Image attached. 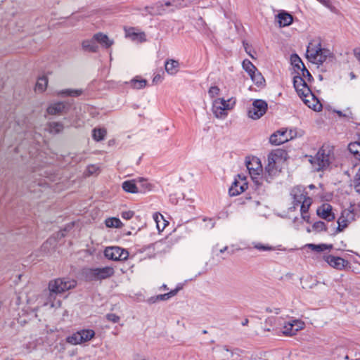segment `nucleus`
Segmentation results:
<instances>
[{"mask_svg": "<svg viewBox=\"0 0 360 360\" xmlns=\"http://www.w3.org/2000/svg\"><path fill=\"white\" fill-rule=\"evenodd\" d=\"M290 195L293 204V206L290 207V210H295L297 207L300 206L302 218L307 223H309L310 216L308 211L312 204V198L308 195L305 188L300 186L293 187L290 191Z\"/></svg>", "mask_w": 360, "mask_h": 360, "instance_id": "nucleus-1", "label": "nucleus"}, {"mask_svg": "<svg viewBox=\"0 0 360 360\" xmlns=\"http://www.w3.org/2000/svg\"><path fill=\"white\" fill-rule=\"evenodd\" d=\"M331 53L327 49L321 47V42L319 40L311 41L307 49V58L312 63L321 65L330 56Z\"/></svg>", "mask_w": 360, "mask_h": 360, "instance_id": "nucleus-2", "label": "nucleus"}, {"mask_svg": "<svg viewBox=\"0 0 360 360\" xmlns=\"http://www.w3.org/2000/svg\"><path fill=\"white\" fill-rule=\"evenodd\" d=\"M332 152L329 146H323L314 157L309 156V161L316 171L326 169L330 163Z\"/></svg>", "mask_w": 360, "mask_h": 360, "instance_id": "nucleus-3", "label": "nucleus"}, {"mask_svg": "<svg viewBox=\"0 0 360 360\" xmlns=\"http://www.w3.org/2000/svg\"><path fill=\"white\" fill-rule=\"evenodd\" d=\"M76 281L74 280H69L66 278H56L52 280L49 283V290L50 296L53 294H58L75 288Z\"/></svg>", "mask_w": 360, "mask_h": 360, "instance_id": "nucleus-4", "label": "nucleus"}, {"mask_svg": "<svg viewBox=\"0 0 360 360\" xmlns=\"http://www.w3.org/2000/svg\"><path fill=\"white\" fill-rule=\"evenodd\" d=\"M115 270L111 266L90 269L86 271V277L91 281H101L112 277Z\"/></svg>", "mask_w": 360, "mask_h": 360, "instance_id": "nucleus-5", "label": "nucleus"}, {"mask_svg": "<svg viewBox=\"0 0 360 360\" xmlns=\"http://www.w3.org/2000/svg\"><path fill=\"white\" fill-rule=\"evenodd\" d=\"M104 255L108 259L114 261L125 260L129 257L127 250L117 246L107 247L104 250Z\"/></svg>", "mask_w": 360, "mask_h": 360, "instance_id": "nucleus-6", "label": "nucleus"}, {"mask_svg": "<svg viewBox=\"0 0 360 360\" xmlns=\"http://www.w3.org/2000/svg\"><path fill=\"white\" fill-rule=\"evenodd\" d=\"M267 110V103L263 100H255L249 108L248 115L252 120H257L263 116Z\"/></svg>", "mask_w": 360, "mask_h": 360, "instance_id": "nucleus-7", "label": "nucleus"}, {"mask_svg": "<svg viewBox=\"0 0 360 360\" xmlns=\"http://www.w3.org/2000/svg\"><path fill=\"white\" fill-rule=\"evenodd\" d=\"M247 169L252 179L257 184H259V178L262 172V166L260 160L257 158H253L246 162Z\"/></svg>", "mask_w": 360, "mask_h": 360, "instance_id": "nucleus-8", "label": "nucleus"}, {"mask_svg": "<svg viewBox=\"0 0 360 360\" xmlns=\"http://www.w3.org/2000/svg\"><path fill=\"white\" fill-rule=\"evenodd\" d=\"M294 132L292 130H279L271 134L269 138V141L273 145H280L292 139L294 136Z\"/></svg>", "mask_w": 360, "mask_h": 360, "instance_id": "nucleus-9", "label": "nucleus"}, {"mask_svg": "<svg viewBox=\"0 0 360 360\" xmlns=\"http://www.w3.org/2000/svg\"><path fill=\"white\" fill-rule=\"evenodd\" d=\"M293 84L294 87L298 94V96L301 98L302 96L304 97H311L312 92L307 86L306 82L304 80L303 77L300 76H295L293 79Z\"/></svg>", "mask_w": 360, "mask_h": 360, "instance_id": "nucleus-10", "label": "nucleus"}, {"mask_svg": "<svg viewBox=\"0 0 360 360\" xmlns=\"http://www.w3.org/2000/svg\"><path fill=\"white\" fill-rule=\"evenodd\" d=\"M348 150L356 159L360 160V142L350 143ZM354 189L360 193V167L354 178Z\"/></svg>", "mask_w": 360, "mask_h": 360, "instance_id": "nucleus-11", "label": "nucleus"}, {"mask_svg": "<svg viewBox=\"0 0 360 360\" xmlns=\"http://www.w3.org/2000/svg\"><path fill=\"white\" fill-rule=\"evenodd\" d=\"M248 188V183L244 176L238 174L229 188V194L236 196L243 193Z\"/></svg>", "mask_w": 360, "mask_h": 360, "instance_id": "nucleus-12", "label": "nucleus"}, {"mask_svg": "<svg viewBox=\"0 0 360 360\" xmlns=\"http://www.w3.org/2000/svg\"><path fill=\"white\" fill-rule=\"evenodd\" d=\"M229 101L224 98H217L213 101L212 111L217 117H221L226 115V111L231 108Z\"/></svg>", "mask_w": 360, "mask_h": 360, "instance_id": "nucleus-13", "label": "nucleus"}, {"mask_svg": "<svg viewBox=\"0 0 360 360\" xmlns=\"http://www.w3.org/2000/svg\"><path fill=\"white\" fill-rule=\"evenodd\" d=\"M316 214L319 217L328 221H332L335 218L333 207L328 203H323L319 206L316 210Z\"/></svg>", "mask_w": 360, "mask_h": 360, "instance_id": "nucleus-14", "label": "nucleus"}, {"mask_svg": "<svg viewBox=\"0 0 360 360\" xmlns=\"http://www.w3.org/2000/svg\"><path fill=\"white\" fill-rule=\"evenodd\" d=\"M354 219V214L351 210H344L338 220V231H342Z\"/></svg>", "mask_w": 360, "mask_h": 360, "instance_id": "nucleus-15", "label": "nucleus"}, {"mask_svg": "<svg viewBox=\"0 0 360 360\" xmlns=\"http://www.w3.org/2000/svg\"><path fill=\"white\" fill-rule=\"evenodd\" d=\"M325 260L330 266L340 270L342 269L347 263L343 258L333 255L326 256Z\"/></svg>", "mask_w": 360, "mask_h": 360, "instance_id": "nucleus-16", "label": "nucleus"}, {"mask_svg": "<svg viewBox=\"0 0 360 360\" xmlns=\"http://www.w3.org/2000/svg\"><path fill=\"white\" fill-rule=\"evenodd\" d=\"M126 37L131 40L137 42H143L146 41V34L143 32H138L134 27H130L125 30Z\"/></svg>", "mask_w": 360, "mask_h": 360, "instance_id": "nucleus-17", "label": "nucleus"}, {"mask_svg": "<svg viewBox=\"0 0 360 360\" xmlns=\"http://www.w3.org/2000/svg\"><path fill=\"white\" fill-rule=\"evenodd\" d=\"M301 98L309 108L315 111H320L322 109V105L313 94L311 97L302 96Z\"/></svg>", "mask_w": 360, "mask_h": 360, "instance_id": "nucleus-18", "label": "nucleus"}, {"mask_svg": "<svg viewBox=\"0 0 360 360\" xmlns=\"http://www.w3.org/2000/svg\"><path fill=\"white\" fill-rule=\"evenodd\" d=\"M284 154L285 152L283 150H273L268 155V164L276 166V164L282 160Z\"/></svg>", "mask_w": 360, "mask_h": 360, "instance_id": "nucleus-19", "label": "nucleus"}, {"mask_svg": "<svg viewBox=\"0 0 360 360\" xmlns=\"http://www.w3.org/2000/svg\"><path fill=\"white\" fill-rule=\"evenodd\" d=\"M165 68L166 72L170 75H175L179 70V63L178 60L169 59L165 61Z\"/></svg>", "mask_w": 360, "mask_h": 360, "instance_id": "nucleus-20", "label": "nucleus"}, {"mask_svg": "<svg viewBox=\"0 0 360 360\" xmlns=\"http://www.w3.org/2000/svg\"><path fill=\"white\" fill-rule=\"evenodd\" d=\"M277 18L280 27L290 25L292 22L293 20L292 16L286 12H281L278 13Z\"/></svg>", "mask_w": 360, "mask_h": 360, "instance_id": "nucleus-21", "label": "nucleus"}, {"mask_svg": "<svg viewBox=\"0 0 360 360\" xmlns=\"http://www.w3.org/2000/svg\"><path fill=\"white\" fill-rule=\"evenodd\" d=\"M94 38L96 39V41L100 43L106 48H108L113 44V41L110 40L106 34L102 33H97L94 34Z\"/></svg>", "mask_w": 360, "mask_h": 360, "instance_id": "nucleus-22", "label": "nucleus"}, {"mask_svg": "<svg viewBox=\"0 0 360 360\" xmlns=\"http://www.w3.org/2000/svg\"><path fill=\"white\" fill-rule=\"evenodd\" d=\"M82 46L84 51L90 52H96L98 49L96 39L94 37L91 39L83 41Z\"/></svg>", "mask_w": 360, "mask_h": 360, "instance_id": "nucleus-23", "label": "nucleus"}, {"mask_svg": "<svg viewBox=\"0 0 360 360\" xmlns=\"http://www.w3.org/2000/svg\"><path fill=\"white\" fill-rule=\"evenodd\" d=\"M65 108V104L63 102H58L51 105L47 108V112L50 115H58L61 113Z\"/></svg>", "mask_w": 360, "mask_h": 360, "instance_id": "nucleus-24", "label": "nucleus"}, {"mask_svg": "<svg viewBox=\"0 0 360 360\" xmlns=\"http://www.w3.org/2000/svg\"><path fill=\"white\" fill-rule=\"evenodd\" d=\"M277 167L267 163L266 166L265 167V174L264 178L266 181L269 182L272 178L277 174Z\"/></svg>", "mask_w": 360, "mask_h": 360, "instance_id": "nucleus-25", "label": "nucleus"}, {"mask_svg": "<svg viewBox=\"0 0 360 360\" xmlns=\"http://www.w3.org/2000/svg\"><path fill=\"white\" fill-rule=\"evenodd\" d=\"M153 219L156 223L157 229L159 231H162L168 224V222L165 219L163 215L160 213H155L153 214Z\"/></svg>", "mask_w": 360, "mask_h": 360, "instance_id": "nucleus-26", "label": "nucleus"}, {"mask_svg": "<svg viewBox=\"0 0 360 360\" xmlns=\"http://www.w3.org/2000/svg\"><path fill=\"white\" fill-rule=\"evenodd\" d=\"M48 85V78L46 76H41L38 78L36 85H35V91L43 92L46 90Z\"/></svg>", "mask_w": 360, "mask_h": 360, "instance_id": "nucleus-27", "label": "nucleus"}, {"mask_svg": "<svg viewBox=\"0 0 360 360\" xmlns=\"http://www.w3.org/2000/svg\"><path fill=\"white\" fill-rule=\"evenodd\" d=\"M123 190L126 192L131 193H136L139 192L136 185L134 181H125L122 183V186Z\"/></svg>", "mask_w": 360, "mask_h": 360, "instance_id": "nucleus-28", "label": "nucleus"}, {"mask_svg": "<svg viewBox=\"0 0 360 360\" xmlns=\"http://www.w3.org/2000/svg\"><path fill=\"white\" fill-rule=\"evenodd\" d=\"M178 291H179L178 288H176L175 290H172L167 293L159 295L156 297H152L150 299V301L151 302H155L158 300H167L169 298H171L172 297L174 296L178 292Z\"/></svg>", "mask_w": 360, "mask_h": 360, "instance_id": "nucleus-29", "label": "nucleus"}, {"mask_svg": "<svg viewBox=\"0 0 360 360\" xmlns=\"http://www.w3.org/2000/svg\"><path fill=\"white\" fill-rule=\"evenodd\" d=\"M105 224L109 228H120L122 226V221L116 217L108 218L105 221Z\"/></svg>", "mask_w": 360, "mask_h": 360, "instance_id": "nucleus-30", "label": "nucleus"}, {"mask_svg": "<svg viewBox=\"0 0 360 360\" xmlns=\"http://www.w3.org/2000/svg\"><path fill=\"white\" fill-rule=\"evenodd\" d=\"M82 342H87L95 335V332L91 329H84L79 331Z\"/></svg>", "mask_w": 360, "mask_h": 360, "instance_id": "nucleus-31", "label": "nucleus"}, {"mask_svg": "<svg viewBox=\"0 0 360 360\" xmlns=\"http://www.w3.org/2000/svg\"><path fill=\"white\" fill-rule=\"evenodd\" d=\"M106 134H107V131L105 129L95 128L93 129L92 136L95 141H99L104 139Z\"/></svg>", "mask_w": 360, "mask_h": 360, "instance_id": "nucleus-32", "label": "nucleus"}, {"mask_svg": "<svg viewBox=\"0 0 360 360\" xmlns=\"http://www.w3.org/2000/svg\"><path fill=\"white\" fill-rule=\"evenodd\" d=\"M66 342L72 345L82 343L79 331L67 337Z\"/></svg>", "mask_w": 360, "mask_h": 360, "instance_id": "nucleus-33", "label": "nucleus"}, {"mask_svg": "<svg viewBox=\"0 0 360 360\" xmlns=\"http://www.w3.org/2000/svg\"><path fill=\"white\" fill-rule=\"evenodd\" d=\"M131 86L135 89H141L144 88L147 84V81L143 79H133L130 82Z\"/></svg>", "mask_w": 360, "mask_h": 360, "instance_id": "nucleus-34", "label": "nucleus"}, {"mask_svg": "<svg viewBox=\"0 0 360 360\" xmlns=\"http://www.w3.org/2000/svg\"><path fill=\"white\" fill-rule=\"evenodd\" d=\"M311 229H312L313 231H316L317 233L321 232V231H326L327 230L326 224L321 221H319L314 223ZM307 231L311 232V230L308 229Z\"/></svg>", "mask_w": 360, "mask_h": 360, "instance_id": "nucleus-35", "label": "nucleus"}, {"mask_svg": "<svg viewBox=\"0 0 360 360\" xmlns=\"http://www.w3.org/2000/svg\"><path fill=\"white\" fill-rule=\"evenodd\" d=\"M243 68L248 73L249 75L256 72L257 68L252 63V62L248 59L243 61Z\"/></svg>", "mask_w": 360, "mask_h": 360, "instance_id": "nucleus-36", "label": "nucleus"}, {"mask_svg": "<svg viewBox=\"0 0 360 360\" xmlns=\"http://www.w3.org/2000/svg\"><path fill=\"white\" fill-rule=\"evenodd\" d=\"M253 82L257 86H262L265 82V80L261 73L258 72L257 70L254 72L253 74L250 75Z\"/></svg>", "mask_w": 360, "mask_h": 360, "instance_id": "nucleus-37", "label": "nucleus"}, {"mask_svg": "<svg viewBox=\"0 0 360 360\" xmlns=\"http://www.w3.org/2000/svg\"><path fill=\"white\" fill-rule=\"evenodd\" d=\"M307 246L311 250L316 251V252H323L324 250H326L332 248L331 245H327L326 244H320V245L307 244Z\"/></svg>", "mask_w": 360, "mask_h": 360, "instance_id": "nucleus-38", "label": "nucleus"}, {"mask_svg": "<svg viewBox=\"0 0 360 360\" xmlns=\"http://www.w3.org/2000/svg\"><path fill=\"white\" fill-rule=\"evenodd\" d=\"M63 124L60 122H51L49 124V131L58 134L63 130Z\"/></svg>", "mask_w": 360, "mask_h": 360, "instance_id": "nucleus-39", "label": "nucleus"}, {"mask_svg": "<svg viewBox=\"0 0 360 360\" xmlns=\"http://www.w3.org/2000/svg\"><path fill=\"white\" fill-rule=\"evenodd\" d=\"M290 61L292 65L298 69L301 70V68L304 66L301 58L297 54L291 55Z\"/></svg>", "mask_w": 360, "mask_h": 360, "instance_id": "nucleus-40", "label": "nucleus"}, {"mask_svg": "<svg viewBox=\"0 0 360 360\" xmlns=\"http://www.w3.org/2000/svg\"><path fill=\"white\" fill-rule=\"evenodd\" d=\"M294 330L292 326V321L288 322H285L283 326V333L287 335H294L295 333L292 332Z\"/></svg>", "mask_w": 360, "mask_h": 360, "instance_id": "nucleus-41", "label": "nucleus"}, {"mask_svg": "<svg viewBox=\"0 0 360 360\" xmlns=\"http://www.w3.org/2000/svg\"><path fill=\"white\" fill-rule=\"evenodd\" d=\"M81 90H72V89H65L60 91L58 93V95L65 96H78L81 95Z\"/></svg>", "mask_w": 360, "mask_h": 360, "instance_id": "nucleus-42", "label": "nucleus"}, {"mask_svg": "<svg viewBox=\"0 0 360 360\" xmlns=\"http://www.w3.org/2000/svg\"><path fill=\"white\" fill-rule=\"evenodd\" d=\"M252 244L253 247L259 251H271L274 250V248L260 243H253Z\"/></svg>", "mask_w": 360, "mask_h": 360, "instance_id": "nucleus-43", "label": "nucleus"}, {"mask_svg": "<svg viewBox=\"0 0 360 360\" xmlns=\"http://www.w3.org/2000/svg\"><path fill=\"white\" fill-rule=\"evenodd\" d=\"M292 322L294 329L292 332H294L295 335L297 333V331L302 329L304 326V323L300 320H292Z\"/></svg>", "mask_w": 360, "mask_h": 360, "instance_id": "nucleus-44", "label": "nucleus"}, {"mask_svg": "<svg viewBox=\"0 0 360 360\" xmlns=\"http://www.w3.org/2000/svg\"><path fill=\"white\" fill-rule=\"evenodd\" d=\"M140 183L143 188L140 192H146L152 189V185L146 180L141 179Z\"/></svg>", "mask_w": 360, "mask_h": 360, "instance_id": "nucleus-45", "label": "nucleus"}, {"mask_svg": "<svg viewBox=\"0 0 360 360\" xmlns=\"http://www.w3.org/2000/svg\"><path fill=\"white\" fill-rule=\"evenodd\" d=\"M174 3H175V5L176 7H185L188 6L191 1L190 0H174Z\"/></svg>", "mask_w": 360, "mask_h": 360, "instance_id": "nucleus-46", "label": "nucleus"}, {"mask_svg": "<svg viewBox=\"0 0 360 360\" xmlns=\"http://www.w3.org/2000/svg\"><path fill=\"white\" fill-rule=\"evenodd\" d=\"M219 88L217 86H211L208 91V94L211 97H215L219 94Z\"/></svg>", "mask_w": 360, "mask_h": 360, "instance_id": "nucleus-47", "label": "nucleus"}, {"mask_svg": "<svg viewBox=\"0 0 360 360\" xmlns=\"http://www.w3.org/2000/svg\"><path fill=\"white\" fill-rule=\"evenodd\" d=\"M134 212L131 210L123 211L121 213L122 217L127 220L131 219L134 217Z\"/></svg>", "mask_w": 360, "mask_h": 360, "instance_id": "nucleus-48", "label": "nucleus"}, {"mask_svg": "<svg viewBox=\"0 0 360 360\" xmlns=\"http://www.w3.org/2000/svg\"><path fill=\"white\" fill-rule=\"evenodd\" d=\"M106 319L112 323H117L120 321V317L115 314H108L106 315Z\"/></svg>", "mask_w": 360, "mask_h": 360, "instance_id": "nucleus-49", "label": "nucleus"}, {"mask_svg": "<svg viewBox=\"0 0 360 360\" xmlns=\"http://www.w3.org/2000/svg\"><path fill=\"white\" fill-rule=\"evenodd\" d=\"M98 169V167L96 165H89L86 169V172L89 175H92L96 172Z\"/></svg>", "mask_w": 360, "mask_h": 360, "instance_id": "nucleus-50", "label": "nucleus"}, {"mask_svg": "<svg viewBox=\"0 0 360 360\" xmlns=\"http://www.w3.org/2000/svg\"><path fill=\"white\" fill-rule=\"evenodd\" d=\"M302 71V77H308L309 80L312 78V76L311 75L309 70L304 66V68H301Z\"/></svg>", "mask_w": 360, "mask_h": 360, "instance_id": "nucleus-51", "label": "nucleus"}, {"mask_svg": "<svg viewBox=\"0 0 360 360\" xmlns=\"http://www.w3.org/2000/svg\"><path fill=\"white\" fill-rule=\"evenodd\" d=\"M336 113L340 116V117H347V118H350L351 117V111L350 110H347L346 112L343 113L342 111H336Z\"/></svg>", "mask_w": 360, "mask_h": 360, "instance_id": "nucleus-52", "label": "nucleus"}, {"mask_svg": "<svg viewBox=\"0 0 360 360\" xmlns=\"http://www.w3.org/2000/svg\"><path fill=\"white\" fill-rule=\"evenodd\" d=\"M162 77L160 75L158 74L153 77V82L155 84H158L162 82Z\"/></svg>", "mask_w": 360, "mask_h": 360, "instance_id": "nucleus-53", "label": "nucleus"}, {"mask_svg": "<svg viewBox=\"0 0 360 360\" xmlns=\"http://www.w3.org/2000/svg\"><path fill=\"white\" fill-rule=\"evenodd\" d=\"M355 58L360 63V48H356L353 51Z\"/></svg>", "mask_w": 360, "mask_h": 360, "instance_id": "nucleus-54", "label": "nucleus"}, {"mask_svg": "<svg viewBox=\"0 0 360 360\" xmlns=\"http://www.w3.org/2000/svg\"><path fill=\"white\" fill-rule=\"evenodd\" d=\"M266 311L271 313H274L276 314H278L280 313V309L274 308V309H266Z\"/></svg>", "mask_w": 360, "mask_h": 360, "instance_id": "nucleus-55", "label": "nucleus"}, {"mask_svg": "<svg viewBox=\"0 0 360 360\" xmlns=\"http://www.w3.org/2000/svg\"><path fill=\"white\" fill-rule=\"evenodd\" d=\"M244 44V47H245V50L246 53H248V55H249L252 58H254V56H252V55L249 52V51H248L249 47H248V44Z\"/></svg>", "mask_w": 360, "mask_h": 360, "instance_id": "nucleus-56", "label": "nucleus"}, {"mask_svg": "<svg viewBox=\"0 0 360 360\" xmlns=\"http://www.w3.org/2000/svg\"><path fill=\"white\" fill-rule=\"evenodd\" d=\"M221 352H230L229 349L226 346L221 347Z\"/></svg>", "mask_w": 360, "mask_h": 360, "instance_id": "nucleus-57", "label": "nucleus"}, {"mask_svg": "<svg viewBox=\"0 0 360 360\" xmlns=\"http://www.w3.org/2000/svg\"><path fill=\"white\" fill-rule=\"evenodd\" d=\"M249 321L248 319H245L243 322H242V325L243 326H247L248 323Z\"/></svg>", "mask_w": 360, "mask_h": 360, "instance_id": "nucleus-58", "label": "nucleus"}, {"mask_svg": "<svg viewBox=\"0 0 360 360\" xmlns=\"http://www.w3.org/2000/svg\"><path fill=\"white\" fill-rule=\"evenodd\" d=\"M227 246L224 247V248L220 250L221 253H224L227 250Z\"/></svg>", "mask_w": 360, "mask_h": 360, "instance_id": "nucleus-59", "label": "nucleus"}, {"mask_svg": "<svg viewBox=\"0 0 360 360\" xmlns=\"http://www.w3.org/2000/svg\"><path fill=\"white\" fill-rule=\"evenodd\" d=\"M165 5L166 6H171V5H172V3H171L170 1H167V2H165Z\"/></svg>", "mask_w": 360, "mask_h": 360, "instance_id": "nucleus-60", "label": "nucleus"}, {"mask_svg": "<svg viewBox=\"0 0 360 360\" xmlns=\"http://www.w3.org/2000/svg\"><path fill=\"white\" fill-rule=\"evenodd\" d=\"M351 77H352V79L355 78V75L352 72L351 73Z\"/></svg>", "mask_w": 360, "mask_h": 360, "instance_id": "nucleus-61", "label": "nucleus"}, {"mask_svg": "<svg viewBox=\"0 0 360 360\" xmlns=\"http://www.w3.org/2000/svg\"><path fill=\"white\" fill-rule=\"evenodd\" d=\"M202 333L206 334V333H207V331L206 330H204L202 331Z\"/></svg>", "mask_w": 360, "mask_h": 360, "instance_id": "nucleus-62", "label": "nucleus"}]
</instances>
